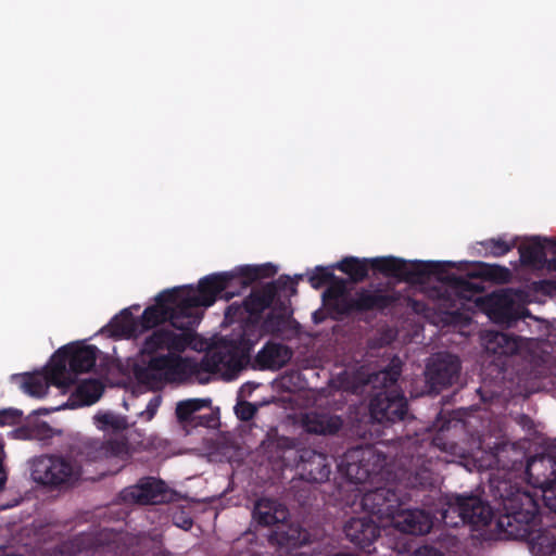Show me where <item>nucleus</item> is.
<instances>
[{
	"instance_id": "f257e3e1",
	"label": "nucleus",
	"mask_w": 556,
	"mask_h": 556,
	"mask_svg": "<svg viewBox=\"0 0 556 556\" xmlns=\"http://www.w3.org/2000/svg\"><path fill=\"white\" fill-rule=\"evenodd\" d=\"M177 290L159 292L139 316L121 309L96 336L112 341L142 339L140 348H197L194 336L179 311Z\"/></svg>"
},
{
	"instance_id": "f03ea898",
	"label": "nucleus",
	"mask_w": 556,
	"mask_h": 556,
	"mask_svg": "<svg viewBox=\"0 0 556 556\" xmlns=\"http://www.w3.org/2000/svg\"><path fill=\"white\" fill-rule=\"evenodd\" d=\"M143 350L138 357L140 377L152 380V388L166 382L189 380L207 383L212 375L232 380L247 366L248 350H197L192 356L178 350Z\"/></svg>"
},
{
	"instance_id": "7ed1b4c3",
	"label": "nucleus",
	"mask_w": 556,
	"mask_h": 556,
	"mask_svg": "<svg viewBox=\"0 0 556 556\" xmlns=\"http://www.w3.org/2000/svg\"><path fill=\"white\" fill-rule=\"evenodd\" d=\"M442 285L428 289L427 296L448 324H465L468 311L477 308L492 321L510 326L519 319L513 293L509 290L482 294L483 287L455 274L441 277Z\"/></svg>"
},
{
	"instance_id": "20e7f679",
	"label": "nucleus",
	"mask_w": 556,
	"mask_h": 556,
	"mask_svg": "<svg viewBox=\"0 0 556 556\" xmlns=\"http://www.w3.org/2000/svg\"><path fill=\"white\" fill-rule=\"evenodd\" d=\"M292 282L287 275L280 276L276 281L253 289L243 301L248 317L231 328V331L222 338V345L204 341L203 348H254L261 339L270 336L262 348H289L275 340L290 339L298 334V326L286 312L276 313L275 309L262 320V314L270 307L277 294Z\"/></svg>"
},
{
	"instance_id": "39448f33",
	"label": "nucleus",
	"mask_w": 556,
	"mask_h": 556,
	"mask_svg": "<svg viewBox=\"0 0 556 556\" xmlns=\"http://www.w3.org/2000/svg\"><path fill=\"white\" fill-rule=\"evenodd\" d=\"M277 273L276 266L270 263L262 265L238 266L231 271H223L207 275L201 278L197 287L192 285L174 287L177 290V302L179 311L185 318L187 327L194 336V345L203 348L204 340L197 332L204 308L212 306L218 295L229 300L241 291L245 290L253 282L274 277Z\"/></svg>"
},
{
	"instance_id": "423d86ee",
	"label": "nucleus",
	"mask_w": 556,
	"mask_h": 556,
	"mask_svg": "<svg viewBox=\"0 0 556 556\" xmlns=\"http://www.w3.org/2000/svg\"><path fill=\"white\" fill-rule=\"evenodd\" d=\"M143 350H132L131 354H118L116 350H58L50 363V376L59 387L75 381L78 374L94 369L111 382L134 377L152 388V380L140 377L138 357Z\"/></svg>"
},
{
	"instance_id": "0eeeda50",
	"label": "nucleus",
	"mask_w": 556,
	"mask_h": 556,
	"mask_svg": "<svg viewBox=\"0 0 556 556\" xmlns=\"http://www.w3.org/2000/svg\"><path fill=\"white\" fill-rule=\"evenodd\" d=\"M363 505L374 514L384 519L382 527L389 525L402 532L424 534L429 532L433 522L422 510H395V495L386 489L368 492L363 496Z\"/></svg>"
},
{
	"instance_id": "6e6552de",
	"label": "nucleus",
	"mask_w": 556,
	"mask_h": 556,
	"mask_svg": "<svg viewBox=\"0 0 556 556\" xmlns=\"http://www.w3.org/2000/svg\"><path fill=\"white\" fill-rule=\"evenodd\" d=\"M451 261H405L395 256H380L370 258V267L386 277L396 278L408 283H422L431 276H437L439 285L441 277H445L447 269L462 268Z\"/></svg>"
},
{
	"instance_id": "1a4fd4ad",
	"label": "nucleus",
	"mask_w": 556,
	"mask_h": 556,
	"mask_svg": "<svg viewBox=\"0 0 556 556\" xmlns=\"http://www.w3.org/2000/svg\"><path fill=\"white\" fill-rule=\"evenodd\" d=\"M446 505L441 517L447 527L468 523L480 529L489 525L493 517L491 507L477 496H452Z\"/></svg>"
},
{
	"instance_id": "9d476101",
	"label": "nucleus",
	"mask_w": 556,
	"mask_h": 556,
	"mask_svg": "<svg viewBox=\"0 0 556 556\" xmlns=\"http://www.w3.org/2000/svg\"><path fill=\"white\" fill-rule=\"evenodd\" d=\"M403 294L396 290L387 291L380 288H361L352 298L350 303L352 313L378 312L384 314L402 304Z\"/></svg>"
},
{
	"instance_id": "9b49d317",
	"label": "nucleus",
	"mask_w": 556,
	"mask_h": 556,
	"mask_svg": "<svg viewBox=\"0 0 556 556\" xmlns=\"http://www.w3.org/2000/svg\"><path fill=\"white\" fill-rule=\"evenodd\" d=\"M80 467L62 457L45 456L37 462V475L45 484L70 482L79 476Z\"/></svg>"
},
{
	"instance_id": "f8f14e48",
	"label": "nucleus",
	"mask_w": 556,
	"mask_h": 556,
	"mask_svg": "<svg viewBox=\"0 0 556 556\" xmlns=\"http://www.w3.org/2000/svg\"><path fill=\"white\" fill-rule=\"evenodd\" d=\"M84 454L90 460H106L113 471L123 468L130 458V448L124 441H113L103 444L97 440H90L85 444Z\"/></svg>"
},
{
	"instance_id": "ddd939ff",
	"label": "nucleus",
	"mask_w": 556,
	"mask_h": 556,
	"mask_svg": "<svg viewBox=\"0 0 556 556\" xmlns=\"http://www.w3.org/2000/svg\"><path fill=\"white\" fill-rule=\"evenodd\" d=\"M381 459L370 447L357 448L346 454L341 464L345 476L354 483L365 482L370 478Z\"/></svg>"
},
{
	"instance_id": "4468645a",
	"label": "nucleus",
	"mask_w": 556,
	"mask_h": 556,
	"mask_svg": "<svg viewBox=\"0 0 556 556\" xmlns=\"http://www.w3.org/2000/svg\"><path fill=\"white\" fill-rule=\"evenodd\" d=\"M405 413V399L395 389L378 394L370 404L371 417L378 422L400 420Z\"/></svg>"
},
{
	"instance_id": "2eb2a0df",
	"label": "nucleus",
	"mask_w": 556,
	"mask_h": 556,
	"mask_svg": "<svg viewBox=\"0 0 556 556\" xmlns=\"http://www.w3.org/2000/svg\"><path fill=\"white\" fill-rule=\"evenodd\" d=\"M122 495L125 502L147 505L164 502L168 497V491L161 480L146 478L125 489Z\"/></svg>"
},
{
	"instance_id": "dca6fc26",
	"label": "nucleus",
	"mask_w": 556,
	"mask_h": 556,
	"mask_svg": "<svg viewBox=\"0 0 556 556\" xmlns=\"http://www.w3.org/2000/svg\"><path fill=\"white\" fill-rule=\"evenodd\" d=\"M361 506L365 511L370 514V518H367L365 516L359 518H353L345 525L344 531L351 542H353L354 544L362 548H366L379 535V529L378 526L376 525V520L374 519V517H376L381 525L384 521V519L379 518L380 515L374 514L370 510L366 509L363 505V501L361 502Z\"/></svg>"
},
{
	"instance_id": "f3484780",
	"label": "nucleus",
	"mask_w": 556,
	"mask_h": 556,
	"mask_svg": "<svg viewBox=\"0 0 556 556\" xmlns=\"http://www.w3.org/2000/svg\"><path fill=\"white\" fill-rule=\"evenodd\" d=\"M458 371V359L448 353H440L427 365L426 376L433 389H439L452 384Z\"/></svg>"
},
{
	"instance_id": "a211bd4d",
	"label": "nucleus",
	"mask_w": 556,
	"mask_h": 556,
	"mask_svg": "<svg viewBox=\"0 0 556 556\" xmlns=\"http://www.w3.org/2000/svg\"><path fill=\"white\" fill-rule=\"evenodd\" d=\"M352 298L346 295V281L336 276L328 282V287L323 293L324 305L338 315L351 314Z\"/></svg>"
},
{
	"instance_id": "6ab92c4d",
	"label": "nucleus",
	"mask_w": 556,
	"mask_h": 556,
	"mask_svg": "<svg viewBox=\"0 0 556 556\" xmlns=\"http://www.w3.org/2000/svg\"><path fill=\"white\" fill-rule=\"evenodd\" d=\"M287 516L288 513L282 505L268 498L260 500L253 510V519L265 526L283 522Z\"/></svg>"
},
{
	"instance_id": "aec40b11",
	"label": "nucleus",
	"mask_w": 556,
	"mask_h": 556,
	"mask_svg": "<svg viewBox=\"0 0 556 556\" xmlns=\"http://www.w3.org/2000/svg\"><path fill=\"white\" fill-rule=\"evenodd\" d=\"M301 422L307 432L316 434H331L342 425L339 417L318 413L305 414Z\"/></svg>"
},
{
	"instance_id": "412c9836",
	"label": "nucleus",
	"mask_w": 556,
	"mask_h": 556,
	"mask_svg": "<svg viewBox=\"0 0 556 556\" xmlns=\"http://www.w3.org/2000/svg\"><path fill=\"white\" fill-rule=\"evenodd\" d=\"M520 262L525 266L542 267L546 262L545 245L539 237H534L528 244L518 248Z\"/></svg>"
},
{
	"instance_id": "4be33fe9",
	"label": "nucleus",
	"mask_w": 556,
	"mask_h": 556,
	"mask_svg": "<svg viewBox=\"0 0 556 556\" xmlns=\"http://www.w3.org/2000/svg\"><path fill=\"white\" fill-rule=\"evenodd\" d=\"M369 266L370 260H361L354 256H348L337 263L334 268L346 274L353 282L357 283L364 281L368 277Z\"/></svg>"
},
{
	"instance_id": "5701e85b",
	"label": "nucleus",
	"mask_w": 556,
	"mask_h": 556,
	"mask_svg": "<svg viewBox=\"0 0 556 556\" xmlns=\"http://www.w3.org/2000/svg\"><path fill=\"white\" fill-rule=\"evenodd\" d=\"M477 270L470 274L471 278H482L484 280L494 281L498 283H506L511 277L508 268L496 265L478 262L476 264Z\"/></svg>"
},
{
	"instance_id": "b1692460",
	"label": "nucleus",
	"mask_w": 556,
	"mask_h": 556,
	"mask_svg": "<svg viewBox=\"0 0 556 556\" xmlns=\"http://www.w3.org/2000/svg\"><path fill=\"white\" fill-rule=\"evenodd\" d=\"M290 358V350H258L255 363L262 369H278Z\"/></svg>"
},
{
	"instance_id": "393cba45",
	"label": "nucleus",
	"mask_w": 556,
	"mask_h": 556,
	"mask_svg": "<svg viewBox=\"0 0 556 556\" xmlns=\"http://www.w3.org/2000/svg\"><path fill=\"white\" fill-rule=\"evenodd\" d=\"M93 422L99 430L104 432H117L128 427L125 417L112 412H99L93 416Z\"/></svg>"
},
{
	"instance_id": "a878e982",
	"label": "nucleus",
	"mask_w": 556,
	"mask_h": 556,
	"mask_svg": "<svg viewBox=\"0 0 556 556\" xmlns=\"http://www.w3.org/2000/svg\"><path fill=\"white\" fill-rule=\"evenodd\" d=\"M480 244L484 249L485 256L500 257L510 252L515 248L516 241H507L503 237H498L486 239L480 242Z\"/></svg>"
},
{
	"instance_id": "bb28decb",
	"label": "nucleus",
	"mask_w": 556,
	"mask_h": 556,
	"mask_svg": "<svg viewBox=\"0 0 556 556\" xmlns=\"http://www.w3.org/2000/svg\"><path fill=\"white\" fill-rule=\"evenodd\" d=\"M307 465L309 466V480L314 482H321L328 478L330 469L328 464L326 463V458L324 455L318 453H312V456L307 462Z\"/></svg>"
},
{
	"instance_id": "cd10ccee",
	"label": "nucleus",
	"mask_w": 556,
	"mask_h": 556,
	"mask_svg": "<svg viewBox=\"0 0 556 556\" xmlns=\"http://www.w3.org/2000/svg\"><path fill=\"white\" fill-rule=\"evenodd\" d=\"M211 403V399H188L181 401L176 406V415L181 421L188 420L193 413L208 407Z\"/></svg>"
},
{
	"instance_id": "c85d7f7f",
	"label": "nucleus",
	"mask_w": 556,
	"mask_h": 556,
	"mask_svg": "<svg viewBox=\"0 0 556 556\" xmlns=\"http://www.w3.org/2000/svg\"><path fill=\"white\" fill-rule=\"evenodd\" d=\"M103 387L97 380H88L83 382L78 388V394L85 405L96 403L102 395Z\"/></svg>"
},
{
	"instance_id": "c756f323",
	"label": "nucleus",
	"mask_w": 556,
	"mask_h": 556,
	"mask_svg": "<svg viewBox=\"0 0 556 556\" xmlns=\"http://www.w3.org/2000/svg\"><path fill=\"white\" fill-rule=\"evenodd\" d=\"M332 269H334V265L331 267L316 266L312 273L306 274L307 281L312 288L320 289L328 285L330 280L334 279Z\"/></svg>"
},
{
	"instance_id": "7c9ffc66",
	"label": "nucleus",
	"mask_w": 556,
	"mask_h": 556,
	"mask_svg": "<svg viewBox=\"0 0 556 556\" xmlns=\"http://www.w3.org/2000/svg\"><path fill=\"white\" fill-rule=\"evenodd\" d=\"M11 381L24 393L29 396H35V370L24 374H14L11 376Z\"/></svg>"
},
{
	"instance_id": "2f4dec72",
	"label": "nucleus",
	"mask_w": 556,
	"mask_h": 556,
	"mask_svg": "<svg viewBox=\"0 0 556 556\" xmlns=\"http://www.w3.org/2000/svg\"><path fill=\"white\" fill-rule=\"evenodd\" d=\"M245 316L248 317V312L245 311L244 301H242L241 303L233 302L230 305H228L225 311V321L229 324H235L236 321H238L236 326L239 323L245 320Z\"/></svg>"
},
{
	"instance_id": "473e14b6",
	"label": "nucleus",
	"mask_w": 556,
	"mask_h": 556,
	"mask_svg": "<svg viewBox=\"0 0 556 556\" xmlns=\"http://www.w3.org/2000/svg\"><path fill=\"white\" fill-rule=\"evenodd\" d=\"M300 531L296 528L290 527L286 534L285 532L279 531L273 535V539H275L279 545L289 547L296 546L300 543Z\"/></svg>"
},
{
	"instance_id": "72a5a7b5",
	"label": "nucleus",
	"mask_w": 556,
	"mask_h": 556,
	"mask_svg": "<svg viewBox=\"0 0 556 556\" xmlns=\"http://www.w3.org/2000/svg\"><path fill=\"white\" fill-rule=\"evenodd\" d=\"M22 418L23 412L21 409L13 407L0 409V427L17 425Z\"/></svg>"
},
{
	"instance_id": "f704fd0d",
	"label": "nucleus",
	"mask_w": 556,
	"mask_h": 556,
	"mask_svg": "<svg viewBox=\"0 0 556 556\" xmlns=\"http://www.w3.org/2000/svg\"><path fill=\"white\" fill-rule=\"evenodd\" d=\"M235 410H236V414L237 416L242 419V420H249L251 419L255 412H256V406H254L253 404L249 403V402H239L236 407H235Z\"/></svg>"
},
{
	"instance_id": "c9c22d12",
	"label": "nucleus",
	"mask_w": 556,
	"mask_h": 556,
	"mask_svg": "<svg viewBox=\"0 0 556 556\" xmlns=\"http://www.w3.org/2000/svg\"><path fill=\"white\" fill-rule=\"evenodd\" d=\"M401 303L402 304H400L399 307L400 306H406V307L410 308L412 311H414L417 314H426V312L429 309L428 304H426L422 301L412 299L409 296H404L403 295V299H402Z\"/></svg>"
},
{
	"instance_id": "e433bc0d",
	"label": "nucleus",
	"mask_w": 556,
	"mask_h": 556,
	"mask_svg": "<svg viewBox=\"0 0 556 556\" xmlns=\"http://www.w3.org/2000/svg\"><path fill=\"white\" fill-rule=\"evenodd\" d=\"M543 500L546 506L556 511V482L543 489Z\"/></svg>"
},
{
	"instance_id": "4c0bfd02",
	"label": "nucleus",
	"mask_w": 556,
	"mask_h": 556,
	"mask_svg": "<svg viewBox=\"0 0 556 556\" xmlns=\"http://www.w3.org/2000/svg\"><path fill=\"white\" fill-rule=\"evenodd\" d=\"M160 405H161V397L160 396L152 397L150 400V402L148 403L146 410L140 413L141 418H143L147 421H150L154 417Z\"/></svg>"
},
{
	"instance_id": "58836bf2",
	"label": "nucleus",
	"mask_w": 556,
	"mask_h": 556,
	"mask_svg": "<svg viewBox=\"0 0 556 556\" xmlns=\"http://www.w3.org/2000/svg\"><path fill=\"white\" fill-rule=\"evenodd\" d=\"M35 430L29 426H22L12 431V434L15 439L20 440H30L34 438Z\"/></svg>"
},
{
	"instance_id": "ea45409f",
	"label": "nucleus",
	"mask_w": 556,
	"mask_h": 556,
	"mask_svg": "<svg viewBox=\"0 0 556 556\" xmlns=\"http://www.w3.org/2000/svg\"><path fill=\"white\" fill-rule=\"evenodd\" d=\"M173 519L175 525L184 530H188L192 526L191 519L188 516H185L182 511L176 513Z\"/></svg>"
},
{
	"instance_id": "a19ab883",
	"label": "nucleus",
	"mask_w": 556,
	"mask_h": 556,
	"mask_svg": "<svg viewBox=\"0 0 556 556\" xmlns=\"http://www.w3.org/2000/svg\"><path fill=\"white\" fill-rule=\"evenodd\" d=\"M4 456H5V454H4L3 444L0 443V491H2L4 489V485L8 480V473H7V470L3 465Z\"/></svg>"
},
{
	"instance_id": "79ce46f5",
	"label": "nucleus",
	"mask_w": 556,
	"mask_h": 556,
	"mask_svg": "<svg viewBox=\"0 0 556 556\" xmlns=\"http://www.w3.org/2000/svg\"><path fill=\"white\" fill-rule=\"evenodd\" d=\"M413 556H443L439 551L424 546L414 552Z\"/></svg>"
},
{
	"instance_id": "37998d69",
	"label": "nucleus",
	"mask_w": 556,
	"mask_h": 556,
	"mask_svg": "<svg viewBox=\"0 0 556 556\" xmlns=\"http://www.w3.org/2000/svg\"><path fill=\"white\" fill-rule=\"evenodd\" d=\"M288 277L292 282H288L287 287L282 291L289 290L291 295L296 294V285L299 283L300 280L303 279L304 275H295L293 278H291L290 276Z\"/></svg>"
},
{
	"instance_id": "c03bdc74",
	"label": "nucleus",
	"mask_w": 556,
	"mask_h": 556,
	"mask_svg": "<svg viewBox=\"0 0 556 556\" xmlns=\"http://www.w3.org/2000/svg\"><path fill=\"white\" fill-rule=\"evenodd\" d=\"M60 348L70 349V348H97V346L93 344H88L87 340L85 339V340H76V341H71V342L64 343Z\"/></svg>"
},
{
	"instance_id": "a18cd8bd",
	"label": "nucleus",
	"mask_w": 556,
	"mask_h": 556,
	"mask_svg": "<svg viewBox=\"0 0 556 556\" xmlns=\"http://www.w3.org/2000/svg\"><path fill=\"white\" fill-rule=\"evenodd\" d=\"M396 372H380L377 378L379 379L381 377V379L384 381L387 377H389L390 382L393 383L396 380Z\"/></svg>"
},
{
	"instance_id": "49530a36",
	"label": "nucleus",
	"mask_w": 556,
	"mask_h": 556,
	"mask_svg": "<svg viewBox=\"0 0 556 556\" xmlns=\"http://www.w3.org/2000/svg\"><path fill=\"white\" fill-rule=\"evenodd\" d=\"M28 465H29V477L31 479H35V458L28 459Z\"/></svg>"
},
{
	"instance_id": "de8ad7c7",
	"label": "nucleus",
	"mask_w": 556,
	"mask_h": 556,
	"mask_svg": "<svg viewBox=\"0 0 556 556\" xmlns=\"http://www.w3.org/2000/svg\"><path fill=\"white\" fill-rule=\"evenodd\" d=\"M0 556H23V555L15 554V553L9 552L7 548L0 547Z\"/></svg>"
},
{
	"instance_id": "09e8293b",
	"label": "nucleus",
	"mask_w": 556,
	"mask_h": 556,
	"mask_svg": "<svg viewBox=\"0 0 556 556\" xmlns=\"http://www.w3.org/2000/svg\"><path fill=\"white\" fill-rule=\"evenodd\" d=\"M554 256L547 262L548 268L556 270V253H553Z\"/></svg>"
},
{
	"instance_id": "8fccbe9b",
	"label": "nucleus",
	"mask_w": 556,
	"mask_h": 556,
	"mask_svg": "<svg viewBox=\"0 0 556 556\" xmlns=\"http://www.w3.org/2000/svg\"><path fill=\"white\" fill-rule=\"evenodd\" d=\"M124 309H128L130 313L134 314L135 311L137 312V311L140 309V304H132V305H130L128 307H125Z\"/></svg>"
},
{
	"instance_id": "3c124183",
	"label": "nucleus",
	"mask_w": 556,
	"mask_h": 556,
	"mask_svg": "<svg viewBox=\"0 0 556 556\" xmlns=\"http://www.w3.org/2000/svg\"><path fill=\"white\" fill-rule=\"evenodd\" d=\"M508 515H511L515 519H517L518 515H519V511L515 509L514 506H510L508 508Z\"/></svg>"
},
{
	"instance_id": "603ef678",
	"label": "nucleus",
	"mask_w": 556,
	"mask_h": 556,
	"mask_svg": "<svg viewBox=\"0 0 556 556\" xmlns=\"http://www.w3.org/2000/svg\"><path fill=\"white\" fill-rule=\"evenodd\" d=\"M546 242L551 245L552 253H556V242L552 240H546Z\"/></svg>"
},
{
	"instance_id": "864d4df0",
	"label": "nucleus",
	"mask_w": 556,
	"mask_h": 556,
	"mask_svg": "<svg viewBox=\"0 0 556 556\" xmlns=\"http://www.w3.org/2000/svg\"><path fill=\"white\" fill-rule=\"evenodd\" d=\"M313 318H314V321H315V323H320V321H321V319H323L321 317H319V313H318V312H315V313L313 314Z\"/></svg>"
},
{
	"instance_id": "5fc2aeb1",
	"label": "nucleus",
	"mask_w": 556,
	"mask_h": 556,
	"mask_svg": "<svg viewBox=\"0 0 556 556\" xmlns=\"http://www.w3.org/2000/svg\"><path fill=\"white\" fill-rule=\"evenodd\" d=\"M496 337H500L505 344H508L507 336L506 334L497 333Z\"/></svg>"
},
{
	"instance_id": "6e6d98bb",
	"label": "nucleus",
	"mask_w": 556,
	"mask_h": 556,
	"mask_svg": "<svg viewBox=\"0 0 556 556\" xmlns=\"http://www.w3.org/2000/svg\"><path fill=\"white\" fill-rule=\"evenodd\" d=\"M495 348H505V346H504V344H503L502 342H500V341H498V342L496 343V346H495Z\"/></svg>"
},
{
	"instance_id": "4d7b16f0",
	"label": "nucleus",
	"mask_w": 556,
	"mask_h": 556,
	"mask_svg": "<svg viewBox=\"0 0 556 556\" xmlns=\"http://www.w3.org/2000/svg\"><path fill=\"white\" fill-rule=\"evenodd\" d=\"M7 507H8V505H5V504H0V510H1V509H5Z\"/></svg>"
},
{
	"instance_id": "13d9d810",
	"label": "nucleus",
	"mask_w": 556,
	"mask_h": 556,
	"mask_svg": "<svg viewBox=\"0 0 556 556\" xmlns=\"http://www.w3.org/2000/svg\"><path fill=\"white\" fill-rule=\"evenodd\" d=\"M245 389H249V391L251 390V387L250 386H245L242 388V392H245Z\"/></svg>"
},
{
	"instance_id": "bf43d9fd",
	"label": "nucleus",
	"mask_w": 556,
	"mask_h": 556,
	"mask_svg": "<svg viewBox=\"0 0 556 556\" xmlns=\"http://www.w3.org/2000/svg\"><path fill=\"white\" fill-rule=\"evenodd\" d=\"M40 427H41V426L37 424V426H36L37 433L39 432V428H40Z\"/></svg>"
}]
</instances>
